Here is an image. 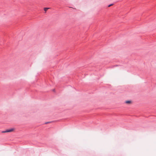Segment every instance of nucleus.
I'll return each mask as SVG.
<instances>
[{
	"label": "nucleus",
	"instance_id": "nucleus-1",
	"mask_svg": "<svg viewBox=\"0 0 156 156\" xmlns=\"http://www.w3.org/2000/svg\"><path fill=\"white\" fill-rule=\"evenodd\" d=\"M14 130V129L11 128L9 129H7L5 131H3L2 132V133H7V132H10Z\"/></svg>",
	"mask_w": 156,
	"mask_h": 156
},
{
	"label": "nucleus",
	"instance_id": "nucleus-2",
	"mask_svg": "<svg viewBox=\"0 0 156 156\" xmlns=\"http://www.w3.org/2000/svg\"><path fill=\"white\" fill-rule=\"evenodd\" d=\"M131 101H126L125 102L127 104H129L131 103Z\"/></svg>",
	"mask_w": 156,
	"mask_h": 156
},
{
	"label": "nucleus",
	"instance_id": "nucleus-3",
	"mask_svg": "<svg viewBox=\"0 0 156 156\" xmlns=\"http://www.w3.org/2000/svg\"><path fill=\"white\" fill-rule=\"evenodd\" d=\"M48 9H49L48 8H45L44 9V11L46 12Z\"/></svg>",
	"mask_w": 156,
	"mask_h": 156
},
{
	"label": "nucleus",
	"instance_id": "nucleus-4",
	"mask_svg": "<svg viewBox=\"0 0 156 156\" xmlns=\"http://www.w3.org/2000/svg\"><path fill=\"white\" fill-rule=\"evenodd\" d=\"M113 5V4H110V5H109L108 6V7H109L112 5Z\"/></svg>",
	"mask_w": 156,
	"mask_h": 156
},
{
	"label": "nucleus",
	"instance_id": "nucleus-5",
	"mask_svg": "<svg viewBox=\"0 0 156 156\" xmlns=\"http://www.w3.org/2000/svg\"><path fill=\"white\" fill-rule=\"evenodd\" d=\"M51 122H47L45 123V124H48V123H51Z\"/></svg>",
	"mask_w": 156,
	"mask_h": 156
},
{
	"label": "nucleus",
	"instance_id": "nucleus-6",
	"mask_svg": "<svg viewBox=\"0 0 156 156\" xmlns=\"http://www.w3.org/2000/svg\"><path fill=\"white\" fill-rule=\"evenodd\" d=\"M52 90H53V91H55V89H53Z\"/></svg>",
	"mask_w": 156,
	"mask_h": 156
},
{
	"label": "nucleus",
	"instance_id": "nucleus-7",
	"mask_svg": "<svg viewBox=\"0 0 156 156\" xmlns=\"http://www.w3.org/2000/svg\"><path fill=\"white\" fill-rule=\"evenodd\" d=\"M118 66V65H115V66Z\"/></svg>",
	"mask_w": 156,
	"mask_h": 156
}]
</instances>
